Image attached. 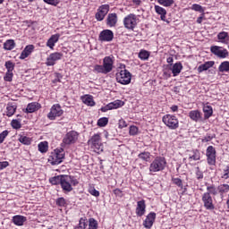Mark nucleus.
Returning a JSON list of instances; mask_svg holds the SVG:
<instances>
[{
    "label": "nucleus",
    "instance_id": "603ef678",
    "mask_svg": "<svg viewBox=\"0 0 229 229\" xmlns=\"http://www.w3.org/2000/svg\"><path fill=\"white\" fill-rule=\"evenodd\" d=\"M172 182L174 185L179 187V189H183V181L180 178H172Z\"/></svg>",
    "mask_w": 229,
    "mask_h": 229
},
{
    "label": "nucleus",
    "instance_id": "052dcab7",
    "mask_svg": "<svg viewBox=\"0 0 229 229\" xmlns=\"http://www.w3.org/2000/svg\"><path fill=\"white\" fill-rule=\"evenodd\" d=\"M89 194H91V196H95V198H99V191L96 190V188L90 187L89 189Z\"/></svg>",
    "mask_w": 229,
    "mask_h": 229
},
{
    "label": "nucleus",
    "instance_id": "393cba45",
    "mask_svg": "<svg viewBox=\"0 0 229 229\" xmlns=\"http://www.w3.org/2000/svg\"><path fill=\"white\" fill-rule=\"evenodd\" d=\"M154 10H155L156 13H157V15H160L161 21H164V22H165L167 11L160 5H155Z\"/></svg>",
    "mask_w": 229,
    "mask_h": 229
},
{
    "label": "nucleus",
    "instance_id": "a878e982",
    "mask_svg": "<svg viewBox=\"0 0 229 229\" xmlns=\"http://www.w3.org/2000/svg\"><path fill=\"white\" fill-rule=\"evenodd\" d=\"M81 99L84 105H87V106H96V102L94 101V97L91 95H84L81 97Z\"/></svg>",
    "mask_w": 229,
    "mask_h": 229
},
{
    "label": "nucleus",
    "instance_id": "72a5a7b5",
    "mask_svg": "<svg viewBox=\"0 0 229 229\" xmlns=\"http://www.w3.org/2000/svg\"><path fill=\"white\" fill-rule=\"evenodd\" d=\"M219 193L217 188L214 184H209L207 186L206 194H209V196H217Z\"/></svg>",
    "mask_w": 229,
    "mask_h": 229
},
{
    "label": "nucleus",
    "instance_id": "37998d69",
    "mask_svg": "<svg viewBox=\"0 0 229 229\" xmlns=\"http://www.w3.org/2000/svg\"><path fill=\"white\" fill-rule=\"evenodd\" d=\"M157 3L158 4H161V6L170 8V6H173V4H174V0H157Z\"/></svg>",
    "mask_w": 229,
    "mask_h": 229
},
{
    "label": "nucleus",
    "instance_id": "1a4fd4ad",
    "mask_svg": "<svg viewBox=\"0 0 229 229\" xmlns=\"http://www.w3.org/2000/svg\"><path fill=\"white\" fill-rule=\"evenodd\" d=\"M116 81L121 85H130L131 83V73L128 70H122L116 73Z\"/></svg>",
    "mask_w": 229,
    "mask_h": 229
},
{
    "label": "nucleus",
    "instance_id": "20e7f679",
    "mask_svg": "<svg viewBox=\"0 0 229 229\" xmlns=\"http://www.w3.org/2000/svg\"><path fill=\"white\" fill-rule=\"evenodd\" d=\"M64 158H65L64 148H55L48 157V162L51 165H58L64 162Z\"/></svg>",
    "mask_w": 229,
    "mask_h": 229
},
{
    "label": "nucleus",
    "instance_id": "412c9836",
    "mask_svg": "<svg viewBox=\"0 0 229 229\" xmlns=\"http://www.w3.org/2000/svg\"><path fill=\"white\" fill-rule=\"evenodd\" d=\"M188 117L194 123H199L203 119V114L199 110H191L189 112Z\"/></svg>",
    "mask_w": 229,
    "mask_h": 229
},
{
    "label": "nucleus",
    "instance_id": "e2e57ef3",
    "mask_svg": "<svg viewBox=\"0 0 229 229\" xmlns=\"http://www.w3.org/2000/svg\"><path fill=\"white\" fill-rule=\"evenodd\" d=\"M114 196H117L118 198H123V191H121V189L116 188L113 191Z\"/></svg>",
    "mask_w": 229,
    "mask_h": 229
},
{
    "label": "nucleus",
    "instance_id": "b1692460",
    "mask_svg": "<svg viewBox=\"0 0 229 229\" xmlns=\"http://www.w3.org/2000/svg\"><path fill=\"white\" fill-rule=\"evenodd\" d=\"M58 40H60V34L52 35L47 42V47H49V49H55V46Z\"/></svg>",
    "mask_w": 229,
    "mask_h": 229
},
{
    "label": "nucleus",
    "instance_id": "c03bdc74",
    "mask_svg": "<svg viewBox=\"0 0 229 229\" xmlns=\"http://www.w3.org/2000/svg\"><path fill=\"white\" fill-rule=\"evenodd\" d=\"M123 102L121 100H115L114 102L109 103V107L111 108V110H115L117 108H121V106H123Z\"/></svg>",
    "mask_w": 229,
    "mask_h": 229
},
{
    "label": "nucleus",
    "instance_id": "aec40b11",
    "mask_svg": "<svg viewBox=\"0 0 229 229\" xmlns=\"http://www.w3.org/2000/svg\"><path fill=\"white\" fill-rule=\"evenodd\" d=\"M198 160H201V152L199 149H192L188 157L190 165H194L192 162H198Z\"/></svg>",
    "mask_w": 229,
    "mask_h": 229
},
{
    "label": "nucleus",
    "instance_id": "de8ad7c7",
    "mask_svg": "<svg viewBox=\"0 0 229 229\" xmlns=\"http://www.w3.org/2000/svg\"><path fill=\"white\" fill-rule=\"evenodd\" d=\"M99 224H98V220L96 218H89V228L88 229H98Z\"/></svg>",
    "mask_w": 229,
    "mask_h": 229
},
{
    "label": "nucleus",
    "instance_id": "6e6552de",
    "mask_svg": "<svg viewBox=\"0 0 229 229\" xmlns=\"http://www.w3.org/2000/svg\"><path fill=\"white\" fill-rule=\"evenodd\" d=\"M64 115V109H62V106L60 104H54L47 117L49 121H56L57 117H62Z\"/></svg>",
    "mask_w": 229,
    "mask_h": 229
},
{
    "label": "nucleus",
    "instance_id": "13d9d810",
    "mask_svg": "<svg viewBox=\"0 0 229 229\" xmlns=\"http://www.w3.org/2000/svg\"><path fill=\"white\" fill-rule=\"evenodd\" d=\"M8 135H10V131H8V130L3 131L0 133V144H3V142H4V139H6Z\"/></svg>",
    "mask_w": 229,
    "mask_h": 229
},
{
    "label": "nucleus",
    "instance_id": "cd10ccee",
    "mask_svg": "<svg viewBox=\"0 0 229 229\" xmlns=\"http://www.w3.org/2000/svg\"><path fill=\"white\" fill-rule=\"evenodd\" d=\"M26 221H28V219L24 216L16 215L13 217V223L16 226H22Z\"/></svg>",
    "mask_w": 229,
    "mask_h": 229
},
{
    "label": "nucleus",
    "instance_id": "774afa93",
    "mask_svg": "<svg viewBox=\"0 0 229 229\" xmlns=\"http://www.w3.org/2000/svg\"><path fill=\"white\" fill-rule=\"evenodd\" d=\"M108 110H112L110 108V105L107 104L106 106L101 107V112H108Z\"/></svg>",
    "mask_w": 229,
    "mask_h": 229
},
{
    "label": "nucleus",
    "instance_id": "58836bf2",
    "mask_svg": "<svg viewBox=\"0 0 229 229\" xmlns=\"http://www.w3.org/2000/svg\"><path fill=\"white\" fill-rule=\"evenodd\" d=\"M219 72H229V61H224L218 66Z\"/></svg>",
    "mask_w": 229,
    "mask_h": 229
},
{
    "label": "nucleus",
    "instance_id": "dca6fc26",
    "mask_svg": "<svg viewBox=\"0 0 229 229\" xmlns=\"http://www.w3.org/2000/svg\"><path fill=\"white\" fill-rule=\"evenodd\" d=\"M98 40L100 42H112L114 40V31L104 30L99 33Z\"/></svg>",
    "mask_w": 229,
    "mask_h": 229
},
{
    "label": "nucleus",
    "instance_id": "9d476101",
    "mask_svg": "<svg viewBox=\"0 0 229 229\" xmlns=\"http://www.w3.org/2000/svg\"><path fill=\"white\" fill-rule=\"evenodd\" d=\"M208 165H216L217 160V151L214 146H208L206 149Z\"/></svg>",
    "mask_w": 229,
    "mask_h": 229
},
{
    "label": "nucleus",
    "instance_id": "4c0bfd02",
    "mask_svg": "<svg viewBox=\"0 0 229 229\" xmlns=\"http://www.w3.org/2000/svg\"><path fill=\"white\" fill-rule=\"evenodd\" d=\"M150 55L151 53H149V51L141 49L138 55V58H140V60H149Z\"/></svg>",
    "mask_w": 229,
    "mask_h": 229
},
{
    "label": "nucleus",
    "instance_id": "9b49d317",
    "mask_svg": "<svg viewBox=\"0 0 229 229\" xmlns=\"http://www.w3.org/2000/svg\"><path fill=\"white\" fill-rule=\"evenodd\" d=\"M89 146L92 148V149H98L99 151L103 146V140L101 139V132L95 133L91 138L88 140Z\"/></svg>",
    "mask_w": 229,
    "mask_h": 229
},
{
    "label": "nucleus",
    "instance_id": "a211bd4d",
    "mask_svg": "<svg viewBox=\"0 0 229 229\" xmlns=\"http://www.w3.org/2000/svg\"><path fill=\"white\" fill-rule=\"evenodd\" d=\"M135 214L138 217H142L146 214V200L141 199L137 202Z\"/></svg>",
    "mask_w": 229,
    "mask_h": 229
},
{
    "label": "nucleus",
    "instance_id": "f03ea898",
    "mask_svg": "<svg viewBox=\"0 0 229 229\" xmlns=\"http://www.w3.org/2000/svg\"><path fill=\"white\" fill-rule=\"evenodd\" d=\"M78 183H80V182H78L76 177L72 175H64L63 180L61 181V189L64 194H67L69 192H72L74 190L73 187H76Z\"/></svg>",
    "mask_w": 229,
    "mask_h": 229
},
{
    "label": "nucleus",
    "instance_id": "ea45409f",
    "mask_svg": "<svg viewBox=\"0 0 229 229\" xmlns=\"http://www.w3.org/2000/svg\"><path fill=\"white\" fill-rule=\"evenodd\" d=\"M138 158L143 160V162H149L151 158V153L146 151L141 152L138 155Z\"/></svg>",
    "mask_w": 229,
    "mask_h": 229
},
{
    "label": "nucleus",
    "instance_id": "5fc2aeb1",
    "mask_svg": "<svg viewBox=\"0 0 229 229\" xmlns=\"http://www.w3.org/2000/svg\"><path fill=\"white\" fill-rule=\"evenodd\" d=\"M138 133H139V127L135 125H131L129 129V135H131L132 137H134Z\"/></svg>",
    "mask_w": 229,
    "mask_h": 229
},
{
    "label": "nucleus",
    "instance_id": "8fccbe9b",
    "mask_svg": "<svg viewBox=\"0 0 229 229\" xmlns=\"http://www.w3.org/2000/svg\"><path fill=\"white\" fill-rule=\"evenodd\" d=\"M88 224H87V219L81 217L79 221L78 226L75 227V229H85L87 228Z\"/></svg>",
    "mask_w": 229,
    "mask_h": 229
},
{
    "label": "nucleus",
    "instance_id": "79ce46f5",
    "mask_svg": "<svg viewBox=\"0 0 229 229\" xmlns=\"http://www.w3.org/2000/svg\"><path fill=\"white\" fill-rule=\"evenodd\" d=\"M38 151L40 153H47V149H49V147L47 145V141H42L38 145Z\"/></svg>",
    "mask_w": 229,
    "mask_h": 229
},
{
    "label": "nucleus",
    "instance_id": "7c9ffc66",
    "mask_svg": "<svg viewBox=\"0 0 229 229\" xmlns=\"http://www.w3.org/2000/svg\"><path fill=\"white\" fill-rule=\"evenodd\" d=\"M218 194L221 198H225V194L229 192V184L223 183L217 186Z\"/></svg>",
    "mask_w": 229,
    "mask_h": 229
},
{
    "label": "nucleus",
    "instance_id": "bb28decb",
    "mask_svg": "<svg viewBox=\"0 0 229 229\" xmlns=\"http://www.w3.org/2000/svg\"><path fill=\"white\" fill-rule=\"evenodd\" d=\"M216 63L214 61H208L203 64H200L198 68L197 71L199 72V74H201V72H205V71H208V69L214 67V64Z\"/></svg>",
    "mask_w": 229,
    "mask_h": 229
},
{
    "label": "nucleus",
    "instance_id": "4d7b16f0",
    "mask_svg": "<svg viewBox=\"0 0 229 229\" xmlns=\"http://www.w3.org/2000/svg\"><path fill=\"white\" fill-rule=\"evenodd\" d=\"M57 207H65L67 205V201L64 197H60L55 200Z\"/></svg>",
    "mask_w": 229,
    "mask_h": 229
},
{
    "label": "nucleus",
    "instance_id": "0e129e2a",
    "mask_svg": "<svg viewBox=\"0 0 229 229\" xmlns=\"http://www.w3.org/2000/svg\"><path fill=\"white\" fill-rule=\"evenodd\" d=\"M47 4H51L52 6H56L58 4V0H43Z\"/></svg>",
    "mask_w": 229,
    "mask_h": 229
},
{
    "label": "nucleus",
    "instance_id": "3c124183",
    "mask_svg": "<svg viewBox=\"0 0 229 229\" xmlns=\"http://www.w3.org/2000/svg\"><path fill=\"white\" fill-rule=\"evenodd\" d=\"M191 10L194 12H199V13H205V9H203V6L198 4H193L191 5Z\"/></svg>",
    "mask_w": 229,
    "mask_h": 229
},
{
    "label": "nucleus",
    "instance_id": "f257e3e1",
    "mask_svg": "<svg viewBox=\"0 0 229 229\" xmlns=\"http://www.w3.org/2000/svg\"><path fill=\"white\" fill-rule=\"evenodd\" d=\"M114 69V59L110 56H106L103 59V65L95 64L93 66V72H97L98 74H108V72H112Z\"/></svg>",
    "mask_w": 229,
    "mask_h": 229
},
{
    "label": "nucleus",
    "instance_id": "e433bc0d",
    "mask_svg": "<svg viewBox=\"0 0 229 229\" xmlns=\"http://www.w3.org/2000/svg\"><path fill=\"white\" fill-rule=\"evenodd\" d=\"M63 179L64 175L54 176L49 179V182L51 183V185H62Z\"/></svg>",
    "mask_w": 229,
    "mask_h": 229
},
{
    "label": "nucleus",
    "instance_id": "473e14b6",
    "mask_svg": "<svg viewBox=\"0 0 229 229\" xmlns=\"http://www.w3.org/2000/svg\"><path fill=\"white\" fill-rule=\"evenodd\" d=\"M221 171V179L222 180H228L229 178V165H224L223 168H220Z\"/></svg>",
    "mask_w": 229,
    "mask_h": 229
},
{
    "label": "nucleus",
    "instance_id": "69168bd1",
    "mask_svg": "<svg viewBox=\"0 0 229 229\" xmlns=\"http://www.w3.org/2000/svg\"><path fill=\"white\" fill-rule=\"evenodd\" d=\"M8 165H10V163L8 161L0 162V171H3V169H6Z\"/></svg>",
    "mask_w": 229,
    "mask_h": 229
},
{
    "label": "nucleus",
    "instance_id": "7ed1b4c3",
    "mask_svg": "<svg viewBox=\"0 0 229 229\" xmlns=\"http://www.w3.org/2000/svg\"><path fill=\"white\" fill-rule=\"evenodd\" d=\"M167 165V161L165 157L157 156L154 158V160L149 165V173L153 174V173H160V171H164Z\"/></svg>",
    "mask_w": 229,
    "mask_h": 229
},
{
    "label": "nucleus",
    "instance_id": "a18cd8bd",
    "mask_svg": "<svg viewBox=\"0 0 229 229\" xmlns=\"http://www.w3.org/2000/svg\"><path fill=\"white\" fill-rule=\"evenodd\" d=\"M11 126L13 130H21L22 128V123H21V120L13 119Z\"/></svg>",
    "mask_w": 229,
    "mask_h": 229
},
{
    "label": "nucleus",
    "instance_id": "2f4dec72",
    "mask_svg": "<svg viewBox=\"0 0 229 229\" xmlns=\"http://www.w3.org/2000/svg\"><path fill=\"white\" fill-rule=\"evenodd\" d=\"M17 112V106L13 104H7L6 106V115L7 117H12Z\"/></svg>",
    "mask_w": 229,
    "mask_h": 229
},
{
    "label": "nucleus",
    "instance_id": "5701e85b",
    "mask_svg": "<svg viewBox=\"0 0 229 229\" xmlns=\"http://www.w3.org/2000/svg\"><path fill=\"white\" fill-rule=\"evenodd\" d=\"M34 50H35V46L33 45L26 46L20 55V60H25V58H28V56H30V55H31L32 51Z\"/></svg>",
    "mask_w": 229,
    "mask_h": 229
},
{
    "label": "nucleus",
    "instance_id": "6ab92c4d",
    "mask_svg": "<svg viewBox=\"0 0 229 229\" xmlns=\"http://www.w3.org/2000/svg\"><path fill=\"white\" fill-rule=\"evenodd\" d=\"M42 106L38 102H31L27 105V107L23 109L24 114H34V112H38L40 110Z\"/></svg>",
    "mask_w": 229,
    "mask_h": 229
},
{
    "label": "nucleus",
    "instance_id": "f704fd0d",
    "mask_svg": "<svg viewBox=\"0 0 229 229\" xmlns=\"http://www.w3.org/2000/svg\"><path fill=\"white\" fill-rule=\"evenodd\" d=\"M203 112L205 119H209V117H212V114H214V109H212V106L206 105L203 106Z\"/></svg>",
    "mask_w": 229,
    "mask_h": 229
},
{
    "label": "nucleus",
    "instance_id": "c756f323",
    "mask_svg": "<svg viewBox=\"0 0 229 229\" xmlns=\"http://www.w3.org/2000/svg\"><path fill=\"white\" fill-rule=\"evenodd\" d=\"M218 42H221V44H228L229 40V34L226 31H221L216 36Z\"/></svg>",
    "mask_w": 229,
    "mask_h": 229
},
{
    "label": "nucleus",
    "instance_id": "6e6d98bb",
    "mask_svg": "<svg viewBox=\"0 0 229 229\" xmlns=\"http://www.w3.org/2000/svg\"><path fill=\"white\" fill-rule=\"evenodd\" d=\"M195 176L197 178V180H203V172L201 171V169L199 168V166H197L195 168Z\"/></svg>",
    "mask_w": 229,
    "mask_h": 229
},
{
    "label": "nucleus",
    "instance_id": "49530a36",
    "mask_svg": "<svg viewBox=\"0 0 229 229\" xmlns=\"http://www.w3.org/2000/svg\"><path fill=\"white\" fill-rule=\"evenodd\" d=\"M5 69H7V72H13L15 69V63L12 61H6L4 64Z\"/></svg>",
    "mask_w": 229,
    "mask_h": 229
},
{
    "label": "nucleus",
    "instance_id": "4468645a",
    "mask_svg": "<svg viewBox=\"0 0 229 229\" xmlns=\"http://www.w3.org/2000/svg\"><path fill=\"white\" fill-rule=\"evenodd\" d=\"M109 12L110 5L107 4H102L98 8L97 13L95 14V19L101 22V21H105V17H106Z\"/></svg>",
    "mask_w": 229,
    "mask_h": 229
},
{
    "label": "nucleus",
    "instance_id": "39448f33",
    "mask_svg": "<svg viewBox=\"0 0 229 229\" xmlns=\"http://www.w3.org/2000/svg\"><path fill=\"white\" fill-rule=\"evenodd\" d=\"M78 139H80V133H78V131H70L63 138L61 146L62 148L72 146L73 144H76L78 142Z\"/></svg>",
    "mask_w": 229,
    "mask_h": 229
},
{
    "label": "nucleus",
    "instance_id": "bf43d9fd",
    "mask_svg": "<svg viewBox=\"0 0 229 229\" xmlns=\"http://www.w3.org/2000/svg\"><path fill=\"white\" fill-rule=\"evenodd\" d=\"M4 80L5 81H13V72H6L5 75L4 76Z\"/></svg>",
    "mask_w": 229,
    "mask_h": 229
},
{
    "label": "nucleus",
    "instance_id": "ddd939ff",
    "mask_svg": "<svg viewBox=\"0 0 229 229\" xmlns=\"http://www.w3.org/2000/svg\"><path fill=\"white\" fill-rule=\"evenodd\" d=\"M62 58H64V53L54 52L47 56L45 64L47 67H53V65H56V62L62 60Z\"/></svg>",
    "mask_w": 229,
    "mask_h": 229
},
{
    "label": "nucleus",
    "instance_id": "2eb2a0df",
    "mask_svg": "<svg viewBox=\"0 0 229 229\" xmlns=\"http://www.w3.org/2000/svg\"><path fill=\"white\" fill-rule=\"evenodd\" d=\"M210 52L212 53V55H215V56H217V58L225 59L228 58L229 56L228 50L219 46H211Z\"/></svg>",
    "mask_w": 229,
    "mask_h": 229
},
{
    "label": "nucleus",
    "instance_id": "4be33fe9",
    "mask_svg": "<svg viewBox=\"0 0 229 229\" xmlns=\"http://www.w3.org/2000/svg\"><path fill=\"white\" fill-rule=\"evenodd\" d=\"M117 13H111L107 15L106 18V25L109 26V28H114V26L117 25Z\"/></svg>",
    "mask_w": 229,
    "mask_h": 229
},
{
    "label": "nucleus",
    "instance_id": "864d4df0",
    "mask_svg": "<svg viewBox=\"0 0 229 229\" xmlns=\"http://www.w3.org/2000/svg\"><path fill=\"white\" fill-rule=\"evenodd\" d=\"M55 79L52 81V83H62V78H64V75L60 72H55L54 73Z\"/></svg>",
    "mask_w": 229,
    "mask_h": 229
},
{
    "label": "nucleus",
    "instance_id": "338daca9",
    "mask_svg": "<svg viewBox=\"0 0 229 229\" xmlns=\"http://www.w3.org/2000/svg\"><path fill=\"white\" fill-rule=\"evenodd\" d=\"M212 139H214L213 136H210V134H207L202 140L201 142L205 143V142H210V140H212Z\"/></svg>",
    "mask_w": 229,
    "mask_h": 229
},
{
    "label": "nucleus",
    "instance_id": "c85d7f7f",
    "mask_svg": "<svg viewBox=\"0 0 229 229\" xmlns=\"http://www.w3.org/2000/svg\"><path fill=\"white\" fill-rule=\"evenodd\" d=\"M183 69V64H182L181 62H177L173 65L172 68V73L174 77H176L180 74V72H182Z\"/></svg>",
    "mask_w": 229,
    "mask_h": 229
},
{
    "label": "nucleus",
    "instance_id": "680f3d73",
    "mask_svg": "<svg viewBox=\"0 0 229 229\" xmlns=\"http://www.w3.org/2000/svg\"><path fill=\"white\" fill-rule=\"evenodd\" d=\"M127 126L128 123H126V121H124L123 119L119 120L118 128H120V130H123V128H126Z\"/></svg>",
    "mask_w": 229,
    "mask_h": 229
},
{
    "label": "nucleus",
    "instance_id": "a19ab883",
    "mask_svg": "<svg viewBox=\"0 0 229 229\" xmlns=\"http://www.w3.org/2000/svg\"><path fill=\"white\" fill-rule=\"evenodd\" d=\"M19 142L21 144H24V146H30L31 145V138L24 136V135H20L18 139Z\"/></svg>",
    "mask_w": 229,
    "mask_h": 229
},
{
    "label": "nucleus",
    "instance_id": "c9c22d12",
    "mask_svg": "<svg viewBox=\"0 0 229 229\" xmlns=\"http://www.w3.org/2000/svg\"><path fill=\"white\" fill-rule=\"evenodd\" d=\"M15 48V41L13 39H7L4 43V49L5 51H12V49Z\"/></svg>",
    "mask_w": 229,
    "mask_h": 229
},
{
    "label": "nucleus",
    "instance_id": "f8f14e48",
    "mask_svg": "<svg viewBox=\"0 0 229 229\" xmlns=\"http://www.w3.org/2000/svg\"><path fill=\"white\" fill-rule=\"evenodd\" d=\"M201 201L206 210H215L216 205L214 204V198L209 193L204 192L201 196Z\"/></svg>",
    "mask_w": 229,
    "mask_h": 229
},
{
    "label": "nucleus",
    "instance_id": "423d86ee",
    "mask_svg": "<svg viewBox=\"0 0 229 229\" xmlns=\"http://www.w3.org/2000/svg\"><path fill=\"white\" fill-rule=\"evenodd\" d=\"M162 121L169 130H178L180 128V121L174 114H165Z\"/></svg>",
    "mask_w": 229,
    "mask_h": 229
},
{
    "label": "nucleus",
    "instance_id": "f3484780",
    "mask_svg": "<svg viewBox=\"0 0 229 229\" xmlns=\"http://www.w3.org/2000/svg\"><path fill=\"white\" fill-rule=\"evenodd\" d=\"M155 219H157V213L150 212L147 215L145 220L143 221V226L147 229H151L153 225H155Z\"/></svg>",
    "mask_w": 229,
    "mask_h": 229
},
{
    "label": "nucleus",
    "instance_id": "0eeeda50",
    "mask_svg": "<svg viewBox=\"0 0 229 229\" xmlns=\"http://www.w3.org/2000/svg\"><path fill=\"white\" fill-rule=\"evenodd\" d=\"M139 24V18L133 13H130L123 18V26L129 31H134Z\"/></svg>",
    "mask_w": 229,
    "mask_h": 229
},
{
    "label": "nucleus",
    "instance_id": "09e8293b",
    "mask_svg": "<svg viewBox=\"0 0 229 229\" xmlns=\"http://www.w3.org/2000/svg\"><path fill=\"white\" fill-rule=\"evenodd\" d=\"M97 124H98V126H99V128H105V126H106V124H108V118H106V117L99 118L98 120Z\"/></svg>",
    "mask_w": 229,
    "mask_h": 229
}]
</instances>
